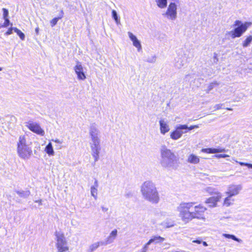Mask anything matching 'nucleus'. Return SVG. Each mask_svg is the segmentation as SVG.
Listing matches in <instances>:
<instances>
[{"label":"nucleus","instance_id":"nucleus-9","mask_svg":"<svg viewBox=\"0 0 252 252\" xmlns=\"http://www.w3.org/2000/svg\"><path fill=\"white\" fill-rule=\"evenodd\" d=\"M242 187L240 185H230L227 187V190L225 194L229 195V197H232L238 195L242 190Z\"/></svg>","mask_w":252,"mask_h":252},{"label":"nucleus","instance_id":"nucleus-12","mask_svg":"<svg viewBox=\"0 0 252 252\" xmlns=\"http://www.w3.org/2000/svg\"><path fill=\"white\" fill-rule=\"evenodd\" d=\"M222 195H218L210 197L207 198L205 203L208 205V206L211 208L216 207L217 206V203L221 198Z\"/></svg>","mask_w":252,"mask_h":252},{"label":"nucleus","instance_id":"nucleus-52","mask_svg":"<svg viewBox=\"0 0 252 252\" xmlns=\"http://www.w3.org/2000/svg\"><path fill=\"white\" fill-rule=\"evenodd\" d=\"M214 59H215L217 61H218V59L217 58V55L216 53L214 54Z\"/></svg>","mask_w":252,"mask_h":252},{"label":"nucleus","instance_id":"nucleus-18","mask_svg":"<svg viewBox=\"0 0 252 252\" xmlns=\"http://www.w3.org/2000/svg\"><path fill=\"white\" fill-rule=\"evenodd\" d=\"M201 152L207 154H215L224 152L225 150L222 148H204L201 150Z\"/></svg>","mask_w":252,"mask_h":252},{"label":"nucleus","instance_id":"nucleus-28","mask_svg":"<svg viewBox=\"0 0 252 252\" xmlns=\"http://www.w3.org/2000/svg\"><path fill=\"white\" fill-rule=\"evenodd\" d=\"M103 244H104L102 242H95L89 246V250L93 252L96 250L100 245H103Z\"/></svg>","mask_w":252,"mask_h":252},{"label":"nucleus","instance_id":"nucleus-2","mask_svg":"<svg viewBox=\"0 0 252 252\" xmlns=\"http://www.w3.org/2000/svg\"><path fill=\"white\" fill-rule=\"evenodd\" d=\"M140 191L143 199L152 204H158L159 195L155 184L152 181L144 182L140 187Z\"/></svg>","mask_w":252,"mask_h":252},{"label":"nucleus","instance_id":"nucleus-5","mask_svg":"<svg viewBox=\"0 0 252 252\" xmlns=\"http://www.w3.org/2000/svg\"><path fill=\"white\" fill-rule=\"evenodd\" d=\"M56 247L58 252H67L68 251L67 241L63 232L56 231L55 233Z\"/></svg>","mask_w":252,"mask_h":252},{"label":"nucleus","instance_id":"nucleus-23","mask_svg":"<svg viewBox=\"0 0 252 252\" xmlns=\"http://www.w3.org/2000/svg\"><path fill=\"white\" fill-rule=\"evenodd\" d=\"M165 239L159 236H154L152 237L151 239L149 240L150 243L152 244L154 243L155 244L162 243L164 241Z\"/></svg>","mask_w":252,"mask_h":252},{"label":"nucleus","instance_id":"nucleus-37","mask_svg":"<svg viewBox=\"0 0 252 252\" xmlns=\"http://www.w3.org/2000/svg\"><path fill=\"white\" fill-rule=\"evenodd\" d=\"M62 17H56V18H55L54 19H53L51 21H50V24H51V26L53 27H54V26H55L58 21H59V20L60 19H61Z\"/></svg>","mask_w":252,"mask_h":252},{"label":"nucleus","instance_id":"nucleus-51","mask_svg":"<svg viewBox=\"0 0 252 252\" xmlns=\"http://www.w3.org/2000/svg\"><path fill=\"white\" fill-rule=\"evenodd\" d=\"M202 243V244H203V246H204L206 247V246H208L207 243L206 242H205V241H203V242L202 241V243Z\"/></svg>","mask_w":252,"mask_h":252},{"label":"nucleus","instance_id":"nucleus-22","mask_svg":"<svg viewBox=\"0 0 252 252\" xmlns=\"http://www.w3.org/2000/svg\"><path fill=\"white\" fill-rule=\"evenodd\" d=\"M204 190L205 192L211 195H221V193L220 192L218 191L216 189L211 187H206L205 189H204Z\"/></svg>","mask_w":252,"mask_h":252},{"label":"nucleus","instance_id":"nucleus-47","mask_svg":"<svg viewBox=\"0 0 252 252\" xmlns=\"http://www.w3.org/2000/svg\"><path fill=\"white\" fill-rule=\"evenodd\" d=\"M101 208L103 212H106L108 210V208L104 206H101Z\"/></svg>","mask_w":252,"mask_h":252},{"label":"nucleus","instance_id":"nucleus-56","mask_svg":"<svg viewBox=\"0 0 252 252\" xmlns=\"http://www.w3.org/2000/svg\"><path fill=\"white\" fill-rule=\"evenodd\" d=\"M2 69V67H0V71H1Z\"/></svg>","mask_w":252,"mask_h":252},{"label":"nucleus","instance_id":"nucleus-54","mask_svg":"<svg viewBox=\"0 0 252 252\" xmlns=\"http://www.w3.org/2000/svg\"><path fill=\"white\" fill-rule=\"evenodd\" d=\"M140 252H145V251H143L142 249H141V250Z\"/></svg>","mask_w":252,"mask_h":252},{"label":"nucleus","instance_id":"nucleus-40","mask_svg":"<svg viewBox=\"0 0 252 252\" xmlns=\"http://www.w3.org/2000/svg\"><path fill=\"white\" fill-rule=\"evenodd\" d=\"M2 10L3 11V19L7 18V17L8 16V10L6 9H5V8H3Z\"/></svg>","mask_w":252,"mask_h":252},{"label":"nucleus","instance_id":"nucleus-30","mask_svg":"<svg viewBox=\"0 0 252 252\" xmlns=\"http://www.w3.org/2000/svg\"><path fill=\"white\" fill-rule=\"evenodd\" d=\"M16 193L21 197L27 198L30 195V191L29 190L23 191H16Z\"/></svg>","mask_w":252,"mask_h":252},{"label":"nucleus","instance_id":"nucleus-10","mask_svg":"<svg viewBox=\"0 0 252 252\" xmlns=\"http://www.w3.org/2000/svg\"><path fill=\"white\" fill-rule=\"evenodd\" d=\"M26 126L31 131L38 135L43 136L45 134L44 131L41 128L40 126L36 123L29 122L27 123Z\"/></svg>","mask_w":252,"mask_h":252},{"label":"nucleus","instance_id":"nucleus-46","mask_svg":"<svg viewBox=\"0 0 252 252\" xmlns=\"http://www.w3.org/2000/svg\"><path fill=\"white\" fill-rule=\"evenodd\" d=\"M199 126L197 125H193V126H188V130H192L194 128H198Z\"/></svg>","mask_w":252,"mask_h":252},{"label":"nucleus","instance_id":"nucleus-20","mask_svg":"<svg viewBox=\"0 0 252 252\" xmlns=\"http://www.w3.org/2000/svg\"><path fill=\"white\" fill-rule=\"evenodd\" d=\"M98 187L97 180H95L94 185L91 187V194L95 199H96L97 198Z\"/></svg>","mask_w":252,"mask_h":252},{"label":"nucleus","instance_id":"nucleus-43","mask_svg":"<svg viewBox=\"0 0 252 252\" xmlns=\"http://www.w3.org/2000/svg\"><path fill=\"white\" fill-rule=\"evenodd\" d=\"M236 162L239 163L242 166H247L249 168H251L250 165H251L252 164L245 163V162H238V161H236Z\"/></svg>","mask_w":252,"mask_h":252},{"label":"nucleus","instance_id":"nucleus-58","mask_svg":"<svg viewBox=\"0 0 252 252\" xmlns=\"http://www.w3.org/2000/svg\"><path fill=\"white\" fill-rule=\"evenodd\" d=\"M251 166V168H252V164H251V165H250Z\"/></svg>","mask_w":252,"mask_h":252},{"label":"nucleus","instance_id":"nucleus-42","mask_svg":"<svg viewBox=\"0 0 252 252\" xmlns=\"http://www.w3.org/2000/svg\"><path fill=\"white\" fill-rule=\"evenodd\" d=\"M22 40H24L25 38V35L24 33H23L21 31L17 33Z\"/></svg>","mask_w":252,"mask_h":252},{"label":"nucleus","instance_id":"nucleus-13","mask_svg":"<svg viewBox=\"0 0 252 252\" xmlns=\"http://www.w3.org/2000/svg\"><path fill=\"white\" fill-rule=\"evenodd\" d=\"M127 35L132 41V45L137 49V51H141L142 50V45L140 41L138 39L137 37L130 32H127Z\"/></svg>","mask_w":252,"mask_h":252},{"label":"nucleus","instance_id":"nucleus-3","mask_svg":"<svg viewBox=\"0 0 252 252\" xmlns=\"http://www.w3.org/2000/svg\"><path fill=\"white\" fill-rule=\"evenodd\" d=\"M160 163L162 167L168 170L176 169L177 158L174 152L165 145H162L160 148Z\"/></svg>","mask_w":252,"mask_h":252},{"label":"nucleus","instance_id":"nucleus-45","mask_svg":"<svg viewBox=\"0 0 252 252\" xmlns=\"http://www.w3.org/2000/svg\"><path fill=\"white\" fill-rule=\"evenodd\" d=\"M13 27L10 28L8 31L6 32V35H10L12 33Z\"/></svg>","mask_w":252,"mask_h":252},{"label":"nucleus","instance_id":"nucleus-19","mask_svg":"<svg viewBox=\"0 0 252 252\" xmlns=\"http://www.w3.org/2000/svg\"><path fill=\"white\" fill-rule=\"evenodd\" d=\"M187 160L189 163L196 164L200 162V158L193 154H191L188 156Z\"/></svg>","mask_w":252,"mask_h":252},{"label":"nucleus","instance_id":"nucleus-49","mask_svg":"<svg viewBox=\"0 0 252 252\" xmlns=\"http://www.w3.org/2000/svg\"><path fill=\"white\" fill-rule=\"evenodd\" d=\"M13 30L16 32L17 33H18L19 32H20V30H19L17 28H13Z\"/></svg>","mask_w":252,"mask_h":252},{"label":"nucleus","instance_id":"nucleus-24","mask_svg":"<svg viewBox=\"0 0 252 252\" xmlns=\"http://www.w3.org/2000/svg\"><path fill=\"white\" fill-rule=\"evenodd\" d=\"M158 7L160 9H164L167 6V0H155Z\"/></svg>","mask_w":252,"mask_h":252},{"label":"nucleus","instance_id":"nucleus-44","mask_svg":"<svg viewBox=\"0 0 252 252\" xmlns=\"http://www.w3.org/2000/svg\"><path fill=\"white\" fill-rule=\"evenodd\" d=\"M4 19V22L3 23V27H7L9 25V20L8 18Z\"/></svg>","mask_w":252,"mask_h":252},{"label":"nucleus","instance_id":"nucleus-16","mask_svg":"<svg viewBox=\"0 0 252 252\" xmlns=\"http://www.w3.org/2000/svg\"><path fill=\"white\" fill-rule=\"evenodd\" d=\"M159 123L160 132L162 134L164 135L170 130V127L167 121L164 119H161Z\"/></svg>","mask_w":252,"mask_h":252},{"label":"nucleus","instance_id":"nucleus-33","mask_svg":"<svg viewBox=\"0 0 252 252\" xmlns=\"http://www.w3.org/2000/svg\"><path fill=\"white\" fill-rule=\"evenodd\" d=\"M112 16L114 20H115L116 23L117 24H119L120 23V20L119 18L118 15L116 11L115 10H113L112 11Z\"/></svg>","mask_w":252,"mask_h":252},{"label":"nucleus","instance_id":"nucleus-21","mask_svg":"<svg viewBox=\"0 0 252 252\" xmlns=\"http://www.w3.org/2000/svg\"><path fill=\"white\" fill-rule=\"evenodd\" d=\"M176 128L179 130L180 134L182 136L183 134L187 132L188 126L186 125H179L176 126Z\"/></svg>","mask_w":252,"mask_h":252},{"label":"nucleus","instance_id":"nucleus-36","mask_svg":"<svg viewBox=\"0 0 252 252\" xmlns=\"http://www.w3.org/2000/svg\"><path fill=\"white\" fill-rule=\"evenodd\" d=\"M157 57L156 56L154 55L148 57L146 60V62L149 63H155Z\"/></svg>","mask_w":252,"mask_h":252},{"label":"nucleus","instance_id":"nucleus-14","mask_svg":"<svg viewBox=\"0 0 252 252\" xmlns=\"http://www.w3.org/2000/svg\"><path fill=\"white\" fill-rule=\"evenodd\" d=\"M89 134L91 139L99 138V131L95 124H92L89 129Z\"/></svg>","mask_w":252,"mask_h":252},{"label":"nucleus","instance_id":"nucleus-7","mask_svg":"<svg viewBox=\"0 0 252 252\" xmlns=\"http://www.w3.org/2000/svg\"><path fill=\"white\" fill-rule=\"evenodd\" d=\"M252 25V23L251 22L243 23L240 20H236L233 24V27H235L233 30L236 37H241Z\"/></svg>","mask_w":252,"mask_h":252},{"label":"nucleus","instance_id":"nucleus-29","mask_svg":"<svg viewBox=\"0 0 252 252\" xmlns=\"http://www.w3.org/2000/svg\"><path fill=\"white\" fill-rule=\"evenodd\" d=\"M222 235V236H223L224 237H225L226 238L231 239H232V240H234L235 241H237V242H238L239 243H242V240L241 239L237 238L234 235L226 234V233H223Z\"/></svg>","mask_w":252,"mask_h":252},{"label":"nucleus","instance_id":"nucleus-53","mask_svg":"<svg viewBox=\"0 0 252 252\" xmlns=\"http://www.w3.org/2000/svg\"><path fill=\"white\" fill-rule=\"evenodd\" d=\"M38 31H39V28H36L35 29V32H36V33H38Z\"/></svg>","mask_w":252,"mask_h":252},{"label":"nucleus","instance_id":"nucleus-41","mask_svg":"<svg viewBox=\"0 0 252 252\" xmlns=\"http://www.w3.org/2000/svg\"><path fill=\"white\" fill-rule=\"evenodd\" d=\"M214 157L217 158H224L226 157H229V156L226 154H219L215 155Z\"/></svg>","mask_w":252,"mask_h":252},{"label":"nucleus","instance_id":"nucleus-26","mask_svg":"<svg viewBox=\"0 0 252 252\" xmlns=\"http://www.w3.org/2000/svg\"><path fill=\"white\" fill-rule=\"evenodd\" d=\"M45 151L49 156H54L55 154L52 144L51 142L49 143L46 146Z\"/></svg>","mask_w":252,"mask_h":252},{"label":"nucleus","instance_id":"nucleus-17","mask_svg":"<svg viewBox=\"0 0 252 252\" xmlns=\"http://www.w3.org/2000/svg\"><path fill=\"white\" fill-rule=\"evenodd\" d=\"M118 231L117 229H114L112 230L111 233L109 234V235L106 239V240L104 242V245H108L114 242V240L116 238L117 236Z\"/></svg>","mask_w":252,"mask_h":252},{"label":"nucleus","instance_id":"nucleus-27","mask_svg":"<svg viewBox=\"0 0 252 252\" xmlns=\"http://www.w3.org/2000/svg\"><path fill=\"white\" fill-rule=\"evenodd\" d=\"M234 199L232 198V197H229V195H227L224 199L223 202V205L226 207H229L233 204Z\"/></svg>","mask_w":252,"mask_h":252},{"label":"nucleus","instance_id":"nucleus-38","mask_svg":"<svg viewBox=\"0 0 252 252\" xmlns=\"http://www.w3.org/2000/svg\"><path fill=\"white\" fill-rule=\"evenodd\" d=\"M165 228H169L172 227L173 224L170 222H163L161 224Z\"/></svg>","mask_w":252,"mask_h":252},{"label":"nucleus","instance_id":"nucleus-4","mask_svg":"<svg viewBox=\"0 0 252 252\" xmlns=\"http://www.w3.org/2000/svg\"><path fill=\"white\" fill-rule=\"evenodd\" d=\"M31 145V142L27 141L26 136H20L17 142V152L20 158L28 159L31 157L32 153Z\"/></svg>","mask_w":252,"mask_h":252},{"label":"nucleus","instance_id":"nucleus-8","mask_svg":"<svg viewBox=\"0 0 252 252\" xmlns=\"http://www.w3.org/2000/svg\"><path fill=\"white\" fill-rule=\"evenodd\" d=\"M100 138L91 139L90 146L92 151V155L94 161H96L99 158V155L100 151Z\"/></svg>","mask_w":252,"mask_h":252},{"label":"nucleus","instance_id":"nucleus-50","mask_svg":"<svg viewBox=\"0 0 252 252\" xmlns=\"http://www.w3.org/2000/svg\"><path fill=\"white\" fill-rule=\"evenodd\" d=\"M35 202L38 203L40 205L42 204V200H36V201H35Z\"/></svg>","mask_w":252,"mask_h":252},{"label":"nucleus","instance_id":"nucleus-15","mask_svg":"<svg viewBox=\"0 0 252 252\" xmlns=\"http://www.w3.org/2000/svg\"><path fill=\"white\" fill-rule=\"evenodd\" d=\"M188 62V59L186 55L177 57L175 59V66L178 68H181L185 65Z\"/></svg>","mask_w":252,"mask_h":252},{"label":"nucleus","instance_id":"nucleus-39","mask_svg":"<svg viewBox=\"0 0 252 252\" xmlns=\"http://www.w3.org/2000/svg\"><path fill=\"white\" fill-rule=\"evenodd\" d=\"M151 244L149 241H148L142 248V249L145 252H147L148 250L149 249V246Z\"/></svg>","mask_w":252,"mask_h":252},{"label":"nucleus","instance_id":"nucleus-55","mask_svg":"<svg viewBox=\"0 0 252 252\" xmlns=\"http://www.w3.org/2000/svg\"><path fill=\"white\" fill-rule=\"evenodd\" d=\"M173 1H178L179 0H172Z\"/></svg>","mask_w":252,"mask_h":252},{"label":"nucleus","instance_id":"nucleus-25","mask_svg":"<svg viewBox=\"0 0 252 252\" xmlns=\"http://www.w3.org/2000/svg\"><path fill=\"white\" fill-rule=\"evenodd\" d=\"M170 138L174 140H177L181 137L179 130L176 128L170 133Z\"/></svg>","mask_w":252,"mask_h":252},{"label":"nucleus","instance_id":"nucleus-57","mask_svg":"<svg viewBox=\"0 0 252 252\" xmlns=\"http://www.w3.org/2000/svg\"><path fill=\"white\" fill-rule=\"evenodd\" d=\"M227 110H232V109H230V108H227Z\"/></svg>","mask_w":252,"mask_h":252},{"label":"nucleus","instance_id":"nucleus-31","mask_svg":"<svg viewBox=\"0 0 252 252\" xmlns=\"http://www.w3.org/2000/svg\"><path fill=\"white\" fill-rule=\"evenodd\" d=\"M52 141L57 143L55 146L57 150H61V149H62L63 147L62 146V144L63 142L62 140H60V139L56 138L52 139Z\"/></svg>","mask_w":252,"mask_h":252},{"label":"nucleus","instance_id":"nucleus-1","mask_svg":"<svg viewBox=\"0 0 252 252\" xmlns=\"http://www.w3.org/2000/svg\"><path fill=\"white\" fill-rule=\"evenodd\" d=\"M194 202H181L177 207L178 216L184 224L189 223L193 219L205 221L204 215L207 208L201 204L194 206Z\"/></svg>","mask_w":252,"mask_h":252},{"label":"nucleus","instance_id":"nucleus-11","mask_svg":"<svg viewBox=\"0 0 252 252\" xmlns=\"http://www.w3.org/2000/svg\"><path fill=\"white\" fill-rule=\"evenodd\" d=\"M74 70L77 75V79L79 80H84L86 78V74L81 63L78 62L74 67Z\"/></svg>","mask_w":252,"mask_h":252},{"label":"nucleus","instance_id":"nucleus-48","mask_svg":"<svg viewBox=\"0 0 252 252\" xmlns=\"http://www.w3.org/2000/svg\"><path fill=\"white\" fill-rule=\"evenodd\" d=\"M192 242L193 243H197V244H201L202 243V241L196 240H193L192 241Z\"/></svg>","mask_w":252,"mask_h":252},{"label":"nucleus","instance_id":"nucleus-32","mask_svg":"<svg viewBox=\"0 0 252 252\" xmlns=\"http://www.w3.org/2000/svg\"><path fill=\"white\" fill-rule=\"evenodd\" d=\"M252 41V35L248 36L243 42V46L244 47H247L250 45V43Z\"/></svg>","mask_w":252,"mask_h":252},{"label":"nucleus","instance_id":"nucleus-34","mask_svg":"<svg viewBox=\"0 0 252 252\" xmlns=\"http://www.w3.org/2000/svg\"><path fill=\"white\" fill-rule=\"evenodd\" d=\"M225 36L227 38H231L232 39L237 38L233 30L231 31L226 32L225 33Z\"/></svg>","mask_w":252,"mask_h":252},{"label":"nucleus","instance_id":"nucleus-6","mask_svg":"<svg viewBox=\"0 0 252 252\" xmlns=\"http://www.w3.org/2000/svg\"><path fill=\"white\" fill-rule=\"evenodd\" d=\"M177 4L175 2H171L162 16L169 21H175L177 18Z\"/></svg>","mask_w":252,"mask_h":252},{"label":"nucleus","instance_id":"nucleus-35","mask_svg":"<svg viewBox=\"0 0 252 252\" xmlns=\"http://www.w3.org/2000/svg\"><path fill=\"white\" fill-rule=\"evenodd\" d=\"M218 85V84L217 82H214L210 83L209 85V86L206 90L207 93H208L210 91H211L214 88V87L215 85Z\"/></svg>","mask_w":252,"mask_h":252}]
</instances>
